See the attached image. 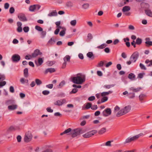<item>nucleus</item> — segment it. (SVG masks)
Returning <instances> with one entry per match:
<instances>
[{"mask_svg": "<svg viewBox=\"0 0 152 152\" xmlns=\"http://www.w3.org/2000/svg\"><path fill=\"white\" fill-rule=\"evenodd\" d=\"M112 64V63L111 61L108 62L105 65V67H108L110 66H111Z\"/></svg>", "mask_w": 152, "mask_h": 152, "instance_id": "63", "label": "nucleus"}, {"mask_svg": "<svg viewBox=\"0 0 152 152\" xmlns=\"http://www.w3.org/2000/svg\"><path fill=\"white\" fill-rule=\"evenodd\" d=\"M141 89V88H135L133 87H131L129 89V90L130 91H132L133 92H137L139 91Z\"/></svg>", "mask_w": 152, "mask_h": 152, "instance_id": "23", "label": "nucleus"}, {"mask_svg": "<svg viewBox=\"0 0 152 152\" xmlns=\"http://www.w3.org/2000/svg\"><path fill=\"white\" fill-rule=\"evenodd\" d=\"M65 84V81L63 80L62 81L59 85L58 88H61Z\"/></svg>", "mask_w": 152, "mask_h": 152, "instance_id": "37", "label": "nucleus"}, {"mask_svg": "<svg viewBox=\"0 0 152 152\" xmlns=\"http://www.w3.org/2000/svg\"><path fill=\"white\" fill-rule=\"evenodd\" d=\"M106 131V129L105 127L102 128L98 132V133L99 134H102L105 133Z\"/></svg>", "mask_w": 152, "mask_h": 152, "instance_id": "17", "label": "nucleus"}, {"mask_svg": "<svg viewBox=\"0 0 152 152\" xmlns=\"http://www.w3.org/2000/svg\"><path fill=\"white\" fill-rule=\"evenodd\" d=\"M128 96L129 99H133L135 97V94L133 93H129L128 94Z\"/></svg>", "mask_w": 152, "mask_h": 152, "instance_id": "29", "label": "nucleus"}, {"mask_svg": "<svg viewBox=\"0 0 152 152\" xmlns=\"http://www.w3.org/2000/svg\"><path fill=\"white\" fill-rule=\"evenodd\" d=\"M83 7L84 9H87L89 7V4H84L83 5Z\"/></svg>", "mask_w": 152, "mask_h": 152, "instance_id": "56", "label": "nucleus"}, {"mask_svg": "<svg viewBox=\"0 0 152 152\" xmlns=\"http://www.w3.org/2000/svg\"><path fill=\"white\" fill-rule=\"evenodd\" d=\"M66 102V100L65 99H61L56 101L54 102V104L55 105L60 106Z\"/></svg>", "mask_w": 152, "mask_h": 152, "instance_id": "15", "label": "nucleus"}, {"mask_svg": "<svg viewBox=\"0 0 152 152\" xmlns=\"http://www.w3.org/2000/svg\"><path fill=\"white\" fill-rule=\"evenodd\" d=\"M144 135V134L143 133H141L140 134H139L135 135V136H136L137 139V140L140 137Z\"/></svg>", "mask_w": 152, "mask_h": 152, "instance_id": "55", "label": "nucleus"}, {"mask_svg": "<svg viewBox=\"0 0 152 152\" xmlns=\"http://www.w3.org/2000/svg\"><path fill=\"white\" fill-rule=\"evenodd\" d=\"M142 42V40L141 39L138 38L136 41V43L138 45H140Z\"/></svg>", "mask_w": 152, "mask_h": 152, "instance_id": "35", "label": "nucleus"}, {"mask_svg": "<svg viewBox=\"0 0 152 152\" xmlns=\"http://www.w3.org/2000/svg\"><path fill=\"white\" fill-rule=\"evenodd\" d=\"M70 57L69 55H66L63 58L64 62H66V61H69Z\"/></svg>", "mask_w": 152, "mask_h": 152, "instance_id": "31", "label": "nucleus"}, {"mask_svg": "<svg viewBox=\"0 0 152 152\" xmlns=\"http://www.w3.org/2000/svg\"><path fill=\"white\" fill-rule=\"evenodd\" d=\"M137 140L135 136L132 137H129L126 139L125 142H124V144H125L127 143H130L132 141H135Z\"/></svg>", "mask_w": 152, "mask_h": 152, "instance_id": "11", "label": "nucleus"}, {"mask_svg": "<svg viewBox=\"0 0 152 152\" xmlns=\"http://www.w3.org/2000/svg\"><path fill=\"white\" fill-rule=\"evenodd\" d=\"M15 11V9L13 7H11L10 8L9 10V12L10 13L12 14Z\"/></svg>", "mask_w": 152, "mask_h": 152, "instance_id": "52", "label": "nucleus"}, {"mask_svg": "<svg viewBox=\"0 0 152 152\" xmlns=\"http://www.w3.org/2000/svg\"><path fill=\"white\" fill-rule=\"evenodd\" d=\"M42 32L41 33V35L42 36V38H44L46 35V32L45 31H41Z\"/></svg>", "mask_w": 152, "mask_h": 152, "instance_id": "50", "label": "nucleus"}, {"mask_svg": "<svg viewBox=\"0 0 152 152\" xmlns=\"http://www.w3.org/2000/svg\"><path fill=\"white\" fill-rule=\"evenodd\" d=\"M12 61L14 62H17L20 59V56L18 54H14L11 58Z\"/></svg>", "mask_w": 152, "mask_h": 152, "instance_id": "8", "label": "nucleus"}, {"mask_svg": "<svg viewBox=\"0 0 152 152\" xmlns=\"http://www.w3.org/2000/svg\"><path fill=\"white\" fill-rule=\"evenodd\" d=\"M95 99V97L94 96H92L89 97L88 98V100L89 101H93Z\"/></svg>", "mask_w": 152, "mask_h": 152, "instance_id": "51", "label": "nucleus"}, {"mask_svg": "<svg viewBox=\"0 0 152 152\" xmlns=\"http://www.w3.org/2000/svg\"><path fill=\"white\" fill-rule=\"evenodd\" d=\"M42 54V53L40 52L38 49L36 50L33 53L31 54V57L33 58H35L39 55H40Z\"/></svg>", "mask_w": 152, "mask_h": 152, "instance_id": "12", "label": "nucleus"}, {"mask_svg": "<svg viewBox=\"0 0 152 152\" xmlns=\"http://www.w3.org/2000/svg\"><path fill=\"white\" fill-rule=\"evenodd\" d=\"M146 46L149 47L150 46H152V42L150 41H146L145 42Z\"/></svg>", "mask_w": 152, "mask_h": 152, "instance_id": "41", "label": "nucleus"}, {"mask_svg": "<svg viewBox=\"0 0 152 152\" xmlns=\"http://www.w3.org/2000/svg\"><path fill=\"white\" fill-rule=\"evenodd\" d=\"M85 131L80 128L72 129L71 135L72 137H75L81 134L84 133Z\"/></svg>", "mask_w": 152, "mask_h": 152, "instance_id": "3", "label": "nucleus"}, {"mask_svg": "<svg viewBox=\"0 0 152 152\" xmlns=\"http://www.w3.org/2000/svg\"><path fill=\"white\" fill-rule=\"evenodd\" d=\"M98 107L97 105H94L92 106H91V108L93 110H96L97 109Z\"/></svg>", "mask_w": 152, "mask_h": 152, "instance_id": "57", "label": "nucleus"}, {"mask_svg": "<svg viewBox=\"0 0 152 152\" xmlns=\"http://www.w3.org/2000/svg\"><path fill=\"white\" fill-rule=\"evenodd\" d=\"M42 93L43 95H46L50 93V92L47 90H45L42 91Z\"/></svg>", "mask_w": 152, "mask_h": 152, "instance_id": "48", "label": "nucleus"}, {"mask_svg": "<svg viewBox=\"0 0 152 152\" xmlns=\"http://www.w3.org/2000/svg\"><path fill=\"white\" fill-rule=\"evenodd\" d=\"M107 46V45L105 43H103L101 45L97 47L98 49H102L104 48Z\"/></svg>", "mask_w": 152, "mask_h": 152, "instance_id": "32", "label": "nucleus"}, {"mask_svg": "<svg viewBox=\"0 0 152 152\" xmlns=\"http://www.w3.org/2000/svg\"><path fill=\"white\" fill-rule=\"evenodd\" d=\"M115 86V84L112 85H106L104 86V87L106 89H109L111 88L114 87Z\"/></svg>", "mask_w": 152, "mask_h": 152, "instance_id": "33", "label": "nucleus"}, {"mask_svg": "<svg viewBox=\"0 0 152 152\" xmlns=\"http://www.w3.org/2000/svg\"><path fill=\"white\" fill-rule=\"evenodd\" d=\"M40 6L38 5H34L31 6L29 8V10L31 11H34L35 10H38L40 8Z\"/></svg>", "mask_w": 152, "mask_h": 152, "instance_id": "13", "label": "nucleus"}, {"mask_svg": "<svg viewBox=\"0 0 152 152\" xmlns=\"http://www.w3.org/2000/svg\"><path fill=\"white\" fill-rule=\"evenodd\" d=\"M57 15V13L56 11V10H54L53 11L51 12H50L48 14V15L50 17H52L53 16H56Z\"/></svg>", "mask_w": 152, "mask_h": 152, "instance_id": "18", "label": "nucleus"}, {"mask_svg": "<svg viewBox=\"0 0 152 152\" xmlns=\"http://www.w3.org/2000/svg\"><path fill=\"white\" fill-rule=\"evenodd\" d=\"M85 80V78L84 76H77L72 78V81L73 83L78 84H82Z\"/></svg>", "mask_w": 152, "mask_h": 152, "instance_id": "2", "label": "nucleus"}, {"mask_svg": "<svg viewBox=\"0 0 152 152\" xmlns=\"http://www.w3.org/2000/svg\"><path fill=\"white\" fill-rule=\"evenodd\" d=\"M17 139L18 142H20L21 141V137L20 135H18L17 137Z\"/></svg>", "mask_w": 152, "mask_h": 152, "instance_id": "61", "label": "nucleus"}, {"mask_svg": "<svg viewBox=\"0 0 152 152\" xmlns=\"http://www.w3.org/2000/svg\"><path fill=\"white\" fill-rule=\"evenodd\" d=\"M18 18L21 21L25 22L27 20L24 14L23 13H20L18 15Z\"/></svg>", "mask_w": 152, "mask_h": 152, "instance_id": "10", "label": "nucleus"}, {"mask_svg": "<svg viewBox=\"0 0 152 152\" xmlns=\"http://www.w3.org/2000/svg\"><path fill=\"white\" fill-rule=\"evenodd\" d=\"M6 103L8 104H12L9 106L8 108L9 110H12L16 109L18 107V105L15 104V101L12 100H9L6 102Z\"/></svg>", "mask_w": 152, "mask_h": 152, "instance_id": "4", "label": "nucleus"}, {"mask_svg": "<svg viewBox=\"0 0 152 152\" xmlns=\"http://www.w3.org/2000/svg\"><path fill=\"white\" fill-rule=\"evenodd\" d=\"M140 68L142 69H143V70H146V68L145 67V66L143 64H142V63L140 64Z\"/></svg>", "mask_w": 152, "mask_h": 152, "instance_id": "53", "label": "nucleus"}, {"mask_svg": "<svg viewBox=\"0 0 152 152\" xmlns=\"http://www.w3.org/2000/svg\"><path fill=\"white\" fill-rule=\"evenodd\" d=\"M16 129V127L13 126H11L9 129V130L10 131H14Z\"/></svg>", "mask_w": 152, "mask_h": 152, "instance_id": "45", "label": "nucleus"}, {"mask_svg": "<svg viewBox=\"0 0 152 152\" xmlns=\"http://www.w3.org/2000/svg\"><path fill=\"white\" fill-rule=\"evenodd\" d=\"M130 10V8L129 6H125L123 7L122 11L123 12H125L129 11Z\"/></svg>", "mask_w": 152, "mask_h": 152, "instance_id": "21", "label": "nucleus"}, {"mask_svg": "<svg viewBox=\"0 0 152 152\" xmlns=\"http://www.w3.org/2000/svg\"><path fill=\"white\" fill-rule=\"evenodd\" d=\"M55 42V39L53 37H52L48 41V44L50 45H53Z\"/></svg>", "mask_w": 152, "mask_h": 152, "instance_id": "22", "label": "nucleus"}, {"mask_svg": "<svg viewBox=\"0 0 152 152\" xmlns=\"http://www.w3.org/2000/svg\"><path fill=\"white\" fill-rule=\"evenodd\" d=\"M87 56L89 58L91 59H94V58L93 53L91 52H88L87 54Z\"/></svg>", "mask_w": 152, "mask_h": 152, "instance_id": "19", "label": "nucleus"}, {"mask_svg": "<svg viewBox=\"0 0 152 152\" xmlns=\"http://www.w3.org/2000/svg\"><path fill=\"white\" fill-rule=\"evenodd\" d=\"M87 24L90 27H92L93 26V24L92 22L91 21H86Z\"/></svg>", "mask_w": 152, "mask_h": 152, "instance_id": "49", "label": "nucleus"}, {"mask_svg": "<svg viewBox=\"0 0 152 152\" xmlns=\"http://www.w3.org/2000/svg\"><path fill=\"white\" fill-rule=\"evenodd\" d=\"M44 58H38L37 61H35V63L37 66L41 65L43 62Z\"/></svg>", "mask_w": 152, "mask_h": 152, "instance_id": "14", "label": "nucleus"}, {"mask_svg": "<svg viewBox=\"0 0 152 152\" xmlns=\"http://www.w3.org/2000/svg\"><path fill=\"white\" fill-rule=\"evenodd\" d=\"M111 110L110 108H107L105 109L102 113V115L105 117H107L110 115Z\"/></svg>", "mask_w": 152, "mask_h": 152, "instance_id": "9", "label": "nucleus"}, {"mask_svg": "<svg viewBox=\"0 0 152 152\" xmlns=\"http://www.w3.org/2000/svg\"><path fill=\"white\" fill-rule=\"evenodd\" d=\"M42 152H53V151L51 149H47L43 151Z\"/></svg>", "mask_w": 152, "mask_h": 152, "instance_id": "58", "label": "nucleus"}, {"mask_svg": "<svg viewBox=\"0 0 152 152\" xmlns=\"http://www.w3.org/2000/svg\"><path fill=\"white\" fill-rule=\"evenodd\" d=\"M145 12L148 16L152 17V12L150 10H146Z\"/></svg>", "mask_w": 152, "mask_h": 152, "instance_id": "30", "label": "nucleus"}, {"mask_svg": "<svg viewBox=\"0 0 152 152\" xmlns=\"http://www.w3.org/2000/svg\"><path fill=\"white\" fill-rule=\"evenodd\" d=\"M108 99L107 97L106 96H103L101 99V102H104L107 101Z\"/></svg>", "mask_w": 152, "mask_h": 152, "instance_id": "46", "label": "nucleus"}, {"mask_svg": "<svg viewBox=\"0 0 152 152\" xmlns=\"http://www.w3.org/2000/svg\"><path fill=\"white\" fill-rule=\"evenodd\" d=\"M10 91L12 93H13L14 92V87L12 86H10Z\"/></svg>", "mask_w": 152, "mask_h": 152, "instance_id": "60", "label": "nucleus"}, {"mask_svg": "<svg viewBox=\"0 0 152 152\" xmlns=\"http://www.w3.org/2000/svg\"><path fill=\"white\" fill-rule=\"evenodd\" d=\"M113 141H108L106 142L105 143V145L107 146L110 147L111 146V142Z\"/></svg>", "mask_w": 152, "mask_h": 152, "instance_id": "43", "label": "nucleus"}, {"mask_svg": "<svg viewBox=\"0 0 152 152\" xmlns=\"http://www.w3.org/2000/svg\"><path fill=\"white\" fill-rule=\"evenodd\" d=\"M78 57L79 58L81 59H83L84 58L83 56L81 53H80L78 54Z\"/></svg>", "mask_w": 152, "mask_h": 152, "instance_id": "64", "label": "nucleus"}, {"mask_svg": "<svg viewBox=\"0 0 152 152\" xmlns=\"http://www.w3.org/2000/svg\"><path fill=\"white\" fill-rule=\"evenodd\" d=\"M24 76L26 77H27L28 76V68H26L24 70Z\"/></svg>", "mask_w": 152, "mask_h": 152, "instance_id": "27", "label": "nucleus"}, {"mask_svg": "<svg viewBox=\"0 0 152 152\" xmlns=\"http://www.w3.org/2000/svg\"><path fill=\"white\" fill-rule=\"evenodd\" d=\"M128 78L131 80H134L135 78V75L132 73H131L128 75Z\"/></svg>", "mask_w": 152, "mask_h": 152, "instance_id": "25", "label": "nucleus"}, {"mask_svg": "<svg viewBox=\"0 0 152 152\" xmlns=\"http://www.w3.org/2000/svg\"><path fill=\"white\" fill-rule=\"evenodd\" d=\"M145 63L146 64H148L147 66H152V60L149 61L148 59H147L145 61Z\"/></svg>", "mask_w": 152, "mask_h": 152, "instance_id": "28", "label": "nucleus"}, {"mask_svg": "<svg viewBox=\"0 0 152 152\" xmlns=\"http://www.w3.org/2000/svg\"><path fill=\"white\" fill-rule=\"evenodd\" d=\"M145 74L144 73H140L138 75L137 77L140 78L143 77V75Z\"/></svg>", "mask_w": 152, "mask_h": 152, "instance_id": "54", "label": "nucleus"}, {"mask_svg": "<svg viewBox=\"0 0 152 152\" xmlns=\"http://www.w3.org/2000/svg\"><path fill=\"white\" fill-rule=\"evenodd\" d=\"M145 95L143 94H140L139 96V99L140 102L142 103L143 101L144 98L145 97Z\"/></svg>", "mask_w": 152, "mask_h": 152, "instance_id": "24", "label": "nucleus"}, {"mask_svg": "<svg viewBox=\"0 0 152 152\" xmlns=\"http://www.w3.org/2000/svg\"><path fill=\"white\" fill-rule=\"evenodd\" d=\"M139 56V53L137 51H135L133 53L130 58V59L132 62H135L138 58Z\"/></svg>", "mask_w": 152, "mask_h": 152, "instance_id": "6", "label": "nucleus"}, {"mask_svg": "<svg viewBox=\"0 0 152 152\" xmlns=\"http://www.w3.org/2000/svg\"><path fill=\"white\" fill-rule=\"evenodd\" d=\"M35 28L36 30L39 31H41L43 30V29L41 27L38 26H36L35 27Z\"/></svg>", "mask_w": 152, "mask_h": 152, "instance_id": "39", "label": "nucleus"}, {"mask_svg": "<svg viewBox=\"0 0 152 152\" xmlns=\"http://www.w3.org/2000/svg\"><path fill=\"white\" fill-rule=\"evenodd\" d=\"M113 92L112 91H109L108 92H104L101 93V96H105L107 95L110 94H111Z\"/></svg>", "mask_w": 152, "mask_h": 152, "instance_id": "26", "label": "nucleus"}, {"mask_svg": "<svg viewBox=\"0 0 152 152\" xmlns=\"http://www.w3.org/2000/svg\"><path fill=\"white\" fill-rule=\"evenodd\" d=\"M92 106V104L90 103H88L85 107V108L86 109H89L90 108H91Z\"/></svg>", "mask_w": 152, "mask_h": 152, "instance_id": "40", "label": "nucleus"}, {"mask_svg": "<svg viewBox=\"0 0 152 152\" xmlns=\"http://www.w3.org/2000/svg\"><path fill=\"white\" fill-rule=\"evenodd\" d=\"M9 7V4L8 3H6L4 4V7L5 9H8Z\"/></svg>", "mask_w": 152, "mask_h": 152, "instance_id": "59", "label": "nucleus"}, {"mask_svg": "<svg viewBox=\"0 0 152 152\" xmlns=\"http://www.w3.org/2000/svg\"><path fill=\"white\" fill-rule=\"evenodd\" d=\"M23 30L24 32L26 33L29 30V28L28 26H26L23 28Z\"/></svg>", "mask_w": 152, "mask_h": 152, "instance_id": "47", "label": "nucleus"}, {"mask_svg": "<svg viewBox=\"0 0 152 152\" xmlns=\"http://www.w3.org/2000/svg\"><path fill=\"white\" fill-rule=\"evenodd\" d=\"M66 30V28H65L61 31L59 33V35L61 37L64 36L65 34Z\"/></svg>", "mask_w": 152, "mask_h": 152, "instance_id": "36", "label": "nucleus"}, {"mask_svg": "<svg viewBox=\"0 0 152 152\" xmlns=\"http://www.w3.org/2000/svg\"><path fill=\"white\" fill-rule=\"evenodd\" d=\"M56 70L54 68H50L47 69L45 71V73H47L48 72L52 73L55 72Z\"/></svg>", "mask_w": 152, "mask_h": 152, "instance_id": "20", "label": "nucleus"}, {"mask_svg": "<svg viewBox=\"0 0 152 152\" xmlns=\"http://www.w3.org/2000/svg\"><path fill=\"white\" fill-rule=\"evenodd\" d=\"M32 137V136L31 133L28 132L26 133L25 134L24 138V141L25 142H28L31 140Z\"/></svg>", "mask_w": 152, "mask_h": 152, "instance_id": "7", "label": "nucleus"}, {"mask_svg": "<svg viewBox=\"0 0 152 152\" xmlns=\"http://www.w3.org/2000/svg\"><path fill=\"white\" fill-rule=\"evenodd\" d=\"M72 129L70 128H68L65 130L64 132L60 134L61 135H63L64 134H67V135L71 134Z\"/></svg>", "mask_w": 152, "mask_h": 152, "instance_id": "16", "label": "nucleus"}, {"mask_svg": "<svg viewBox=\"0 0 152 152\" xmlns=\"http://www.w3.org/2000/svg\"><path fill=\"white\" fill-rule=\"evenodd\" d=\"M77 21L76 20H72L70 22V23L71 25L73 26H75L76 24Z\"/></svg>", "mask_w": 152, "mask_h": 152, "instance_id": "42", "label": "nucleus"}, {"mask_svg": "<svg viewBox=\"0 0 152 152\" xmlns=\"http://www.w3.org/2000/svg\"><path fill=\"white\" fill-rule=\"evenodd\" d=\"M131 108V106L128 105L120 110V108L118 106H116L114 108V112L116 113L118 112L116 115L117 117H119L129 112L130 111Z\"/></svg>", "mask_w": 152, "mask_h": 152, "instance_id": "1", "label": "nucleus"}, {"mask_svg": "<svg viewBox=\"0 0 152 152\" xmlns=\"http://www.w3.org/2000/svg\"><path fill=\"white\" fill-rule=\"evenodd\" d=\"M46 87L47 88L52 89L53 88V84H49L46 86Z\"/></svg>", "mask_w": 152, "mask_h": 152, "instance_id": "62", "label": "nucleus"}, {"mask_svg": "<svg viewBox=\"0 0 152 152\" xmlns=\"http://www.w3.org/2000/svg\"><path fill=\"white\" fill-rule=\"evenodd\" d=\"M104 64V62L103 61H101L96 66L98 67H101L103 66Z\"/></svg>", "mask_w": 152, "mask_h": 152, "instance_id": "34", "label": "nucleus"}, {"mask_svg": "<svg viewBox=\"0 0 152 152\" xmlns=\"http://www.w3.org/2000/svg\"><path fill=\"white\" fill-rule=\"evenodd\" d=\"M35 80L36 83L37 85H40L42 83V81L39 79H35Z\"/></svg>", "mask_w": 152, "mask_h": 152, "instance_id": "38", "label": "nucleus"}, {"mask_svg": "<svg viewBox=\"0 0 152 152\" xmlns=\"http://www.w3.org/2000/svg\"><path fill=\"white\" fill-rule=\"evenodd\" d=\"M96 130H94L90 132H87L83 135V137L86 138H89L97 133Z\"/></svg>", "mask_w": 152, "mask_h": 152, "instance_id": "5", "label": "nucleus"}, {"mask_svg": "<svg viewBox=\"0 0 152 152\" xmlns=\"http://www.w3.org/2000/svg\"><path fill=\"white\" fill-rule=\"evenodd\" d=\"M6 83L5 81H0V88L5 85Z\"/></svg>", "mask_w": 152, "mask_h": 152, "instance_id": "44", "label": "nucleus"}]
</instances>
